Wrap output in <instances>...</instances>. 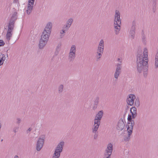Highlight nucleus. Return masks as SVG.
I'll list each match as a JSON object with an SVG mask.
<instances>
[{"instance_id": "1", "label": "nucleus", "mask_w": 158, "mask_h": 158, "mask_svg": "<svg viewBox=\"0 0 158 158\" xmlns=\"http://www.w3.org/2000/svg\"><path fill=\"white\" fill-rule=\"evenodd\" d=\"M148 51L147 48L144 49L143 54H138L137 56V67L138 72L141 73L143 72L144 77L147 76V71L148 68Z\"/></svg>"}, {"instance_id": "2", "label": "nucleus", "mask_w": 158, "mask_h": 158, "mask_svg": "<svg viewBox=\"0 0 158 158\" xmlns=\"http://www.w3.org/2000/svg\"><path fill=\"white\" fill-rule=\"evenodd\" d=\"M16 12H14L10 20L8 26V29L6 34V40L9 41L12 36V31L15 26V23L17 19Z\"/></svg>"}, {"instance_id": "3", "label": "nucleus", "mask_w": 158, "mask_h": 158, "mask_svg": "<svg viewBox=\"0 0 158 158\" xmlns=\"http://www.w3.org/2000/svg\"><path fill=\"white\" fill-rule=\"evenodd\" d=\"M113 150V145L111 143L108 144L107 148L106 149L105 156H107L106 158H110V156Z\"/></svg>"}, {"instance_id": "4", "label": "nucleus", "mask_w": 158, "mask_h": 158, "mask_svg": "<svg viewBox=\"0 0 158 158\" xmlns=\"http://www.w3.org/2000/svg\"><path fill=\"white\" fill-rule=\"evenodd\" d=\"M128 127H127V136L124 138V140L126 141H128L130 139V136L131 135L133 130V127L134 125L131 124L129 123H128Z\"/></svg>"}, {"instance_id": "5", "label": "nucleus", "mask_w": 158, "mask_h": 158, "mask_svg": "<svg viewBox=\"0 0 158 158\" xmlns=\"http://www.w3.org/2000/svg\"><path fill=\"white\" fill-rule=\"evenodd\" d=\"M45 137L44 136L39 138L36 144V150L39 151L41 150L43 146Z\"/></svg>"}, {"instance_id": "6", "label": "nucleus", "mask_w": 158, "mask_h": 158, "mask_svg": "<svg viewBox=\"0 0 158 158\" xmlns=\"http://www.w3.org/2000/svg\"><path fill=\"white\" fill-rule=\"evenodd\" d=\"M116 68L115 69V72L114 74V76L116 80H117L118 77L121 73V70L122 66L121 64H117L116 65Z\"/></svg>"}, {"instance_id": "7", "label": "nucleus", "mask_w": 158, "mask_h": 158, "mask_svg": "<svg viewBox=\"0 0 158 158\" xmlns=\"http://www.w3.org/2000/svg\"><path fill=\"white\" fill-rule=\"evenodd\" d=\"M135 96L133 94L129 95L127 100V104L130 106L133 105L134 103V100L135 99Z\"/></svg>"}, {"instance_id": "8", "label": "nucleus", "mask_w": 158, "mask_h": 158, "mask_svg": "<svg viewBox=\"0 0 158 158\" xmlns=\"http://www.w3.org/2000/svg\"><path fill=\"white\" fill-rule=\"evenodd\" d=\"M101 120H98L95 118L94 127L92 128V131L94 132H95L98 131L99 127L100 124Z\"/></svg>"}, {"instance_id": "9", "label": "nucleus", "mask_w": 158, "mask_h": 158, "mask_svg": "<svg viewBox=\"0 0 158 158\" xmlns=\"http://www.w3.org/2000/svg\"><path fill=\"white\" fill-rule=\"evenodd\" d=\"M125 127V124L123 119L121 118L118 121L116 127V129L119 131L122 130Z\"/></svg>"}, {"instance_id": "10", "label": "nucleus", "mask_w": 158, "mask_h": 158, "mask_svg": "<svg viewBox=\"0 0 158 158\" xmlns=\"http://www.w3.org/2000/svg\"><path fill=\"white\" fill-rule=\"evenodd\" d=\"M52 26V24L51 22H49L46 24L44 30V31L51 33Z\"/></svg>"}, {"instance_id": "11", "label": "nucleus", "mask_w": 158, "mask_h": 158, "mask_svg": "<svg viewBox=\"0 0 158 158\" xmlns=\"http://www.w3.org/2000/svg\"><path fill=\"white\" fill-rule=\"evenodd\" d=\"M34 4V3L28 2L26 10V13L27 14L29 15L31 13L33 9Z\"/></svg>"}, {"instance_id": "12", "label": "nucleus", "mask_w": 158, "mask_h": 158, "mask_svg": "<svg viewBox=\"0 0 158 158\" xmlns=\"http://www.w3.org/2000/svg\"><path fill=\"white\" fill-rule=\"evenodd\" d=\"M64 144V143L63 142H60L57 145L55 151H57L58 152L60 153L62 151Z\"/></svg>"}, {"instance_id": "13", "label": "nucleus", "mask_w": 158, "mask_h": 158, "mask_svg": "<svg viewBox=\"0 0 158 158\" xmlns=\"http://www.w3.org/2000/svg\"><path fill=\"white\" fill-rule=\"evenodd\" d=\"M50 34L51 33H48V32L43 31L41 39H43L48 42Z\"/></svg>"}, {"instance_id": "14", "label": "nucleus", "mask_w": 158, "mask_h": 158, "mask_svg": "<svg viewBox=\"0 0 158 158\" xmlns=\"http://www.w3.org/2000/svg\"><path fill=\"white\" fill-rule=\"evenodd\" d=\"M130 112L131 114L133 119L135 118L137 115V109L135 107H131L130 109Z\"/></svg>"}, {"instance_id": "15", "label": "nucleus", "mask_w": 158, "mask_h": 158, "mask_svg": "<svg viewBox=\"0 0 158 158\" xmlns=\"http://www.w3.org/2000/svg\"><path fill=\"white\" fill-rule=\"evenodd\" d=\"M121 24L118 23H114V31L116 35H118L119 31L120 30Z\"/></svg>"}, {"instance_id": "16", "label": "nucleus", "mask_w": 158, "mask_h": 158, "mask_svg": "<svg viewBox=\"0 0 158 158\" xmlns=\"http://www.w3.org/2000/svg\"><path fill=\"white\" fill-rule=\"evenodd\" d=\"M76 56V54L69 52L68 56V59L69 62H72L75 59Z\"/></svg>"}, {"instance_id": "17", "label": "nucleus", "mask_w": 158, "mask_h": 158, "mask_svg": "<svg viewBox=\"0 0 158 158\" xmlns=\"http://www.w3.org/2000/svg\"><path fill=\"white\" fill-rule=\"evenodd\" d=\"M47 41L41 39L39 44V48L40 49H43L45 46Z\"/></svg>"}, {"instance_id": "18", "label": "nucleus", "mask_w": 158, "mask_h": 158, "mask_svg": "<svg viewBox=\"0 0 158 158\" xmlns=\"http://www.w3.org/2000/svg\"><path fill=\"white\" fill-rule=\"evenodd\" d=\"M73 21V20L72 18L69 19L66 22V23L64 26L69 29L71 24H72Z\"/></svg>"}, {"instance_id": "19", "label": "nucleus", "mask_w": 158, "mask_h": 158, "mask_svg": "<svg viewBox=\"0 0 158 158\" xmlns=\"http://www.w3.org/2000/svg\"><path fill=\"white\" fill-rule=\"evenodd\" d=\"M68 30L69 29L63 26L62 27V29L60 31V38H62L64 36L66 31H68Z\"/></svg>"}, {"instance_id": "20", "label": "nucleus", "mask_w": 158, "mask_h": 158, "mask_svg": "<svg viewBox=\"0 0 158 158\" xmlns=\"http://www.w3.org/2000/svg\"><path fill=\"white\" fill-rule=\"evenodd\" d=\"M103 114V113L102 110L99 111L96 116L95 118L97 119L98 120H101Z\"/></svg>"}, {"instance_id": "21", "label": "nucleus", "mask_w": 158, "mask_h": 158, "mask_svg": "<svg viewBox=\"0 0 158 158\" xmlns=\"http://www.w3.org/2000/svg\"><path fill=\"white\" fill-rule=\"evenodd\" d=\"M155 68L156 69L158 68V51L155 56Z\"/></svg>"}, {"instance_id": "22", "label": "nucleus", "mask_w": 158, "mask_h": 158, "mask_svg": "<svg viewBox=\"0 0 158 158\" xmlns=\"http://www.w3.org/2000/svg\"><path fill=\"white\" fill-rule=\"evenodd\" d=\"M76 47L75 45H72L70 48L69 52L73 53L76 54Z\"/></svg>"}, {"instance_id": "23", "label": "nucleus", "mask_w": 158, "mask_h": 158, "mask_svg": "<svg viewBox=\"0 0 158 158\" xmlns=\"http://www.w3.org/2000/svg\"><path fill=\"white\" fill-rule=\"evenodd\" d=\"M141 34L142 41L144 44H145L146 42V36L144 33V32L143 31H142Z\"/></svg>"}, {"instance_id": "24", "label": "nucleus", "mask_w": 158, "mask_h": 158, "mask_svg": "<svg viewBox=\"0 0 158 158\" xmlns=\"http://www.w3.org/2000/svg\"><path fill=\"white\" fill-rule=\"evenodd\" d=\"M60 153L57 151H55L52 158H59L60 156Z\"/></svg>"}, {"instance_id": "25", "label": "nucleus", "mask_w": 158, "mask_h": 158, "mask_svg": "<svg viewBox=\"0 0 158 158\" xmlns=\"http://www.w3.org/2000/svg\"><path fill=\"white\" fill-rule=\"evenodd\" d=\"M135 105L137 107H139L140 106V101L139 99L138 98H135Z\"/></svg>"}, {"instance_id": "26", "label": "nucleus", "mask_w": 158, "mask_h": 158, "mask_svg": "<svg viewBox=\"0 0 158 158\" xmlns=\"http://www.w3.org/2000/svg\"><path fill=\"white\" fill-rule=\"evenodd\" d=\"M102 54L103 53H101L97 52V54H96L95 57L96 61H98L100 60L102 56Z\"/></svg>"}, {"instance_id": "27", "label": "nucleus", "mask_w": 158, "mask_h": 158, "mask_svg": "<svg viewBox=\"0 0 158 158\" xmlns=\"http://www.w3.org/2000/svg\"><path fill=\"white\" fill-rule=\"evenodd\" d=\"M114 23L121 24V20L120 18H114Z\"/></svg>"}, {"instance_id": "28", "label": "nucleus", "mask_w": 158, "mask_h": 158, "mask_svg": "<svg viewBox=\"0 0 158 158\" xmlns=\"http://www.w3.org/2000/svg\"><path fill=\"white\" fill-rule=\"evenodd\" d=\"M64 86L63 85H60L58 88V92L59 93H61L63 91Z\"/></svg>"}, {"instance_id": "29", "label": "nucleus", "mask_w": 158, "mask_h": 158, "mask_svg": "<svg viewBox=\"0 0 158 158\" xmlns=\"http://www.w3.org/2000/svg\"><path fill=\"white\" fill-rule=\"evenodd\" d=\"M104 48L102 47H98L97 52L103 53L104 52Z\"/></svg>"}, {"instance_id": "30", "label": "nucleus", "mask_w": 158, "mask_h": 158, "mask_svg": "<svg viewBox=\"0 0 158 158\" xmlns=\"http://www.w3.org/2000/svg\"><path fill=\"white\" fill-rule=\"evenodd\" d=\"M135 32H130V37L131 39L133 40L134 39L135 37Z\"/></svg>"}, {"instance_id": "31", "label": "nucleus", "mask_w": 158, "mask_h": 158, "mask_svg": "<svg viewBox=\"0 0 158 158\" xmlns=\"http://www.w3.org/2000/svg\"><path fill=\"white\" fill-rule=\"evenodd\" d=\"M114 18H120V13L118 10H117L115 11Z\"/></svg>"}, {"instance_id": "32", "label": "nucleus", "mask_w": 158, "mask_h": 158, "mask_svg": "<svg viewBox=\"0 0 158 158\" xmlns=\"http://www.w3.org/2000/svg\"><path fill=\"white\" fill-rule=\"evenodd\" d=\"M98 47H102L104 48V42L103 40H100Z\"/></svg>"}, {"instance_id": "33", "label": "nucleus", "mask_w": 158, "mask_h": 158, "mask_svg": "<svg viewBox=\"0 0 158 158\" xmlns=\"http://www.w3.org/2000/svg\"><path fill=\"white\" fill-rule=\"evenodd\" d=\"M135 24L133 23L132 26L131 27L130 31L132 32H135Z\"/></svg>"}, {"instance_id": "34", "label": "nucleus", "mask_w": 158, "mask_h": 158, "mask_svg": "<svg viewBox=\"0 0 158 158\" xmlns=\"http://www.w3.org/2000/svg\"><path fill=\"white\" fill-rule=\"evenodd\" d=\"M99 97H97L96 98H95V100H94V104L95 105H97L98 103V102L99 101Z\"/></svg>"}, {"instance_id": "35", "label": "nucleus", "mask_w": 158, "mask_h": 158, "mask_svg": "<svg viewBox=\"0 0 158 158\" xmlns=\"http://www.w3.org/2000/svg\"><path fill=\"white\" fill-rule=\"evenodd\" d=\"M92 133L94 134V139H97L98 137V134L97 133V131H96L95 132H94L92 131Z\"/></svg>"}, {"instance_id": "36", "label": "nucleus", "mask_w": 158, "mask_h": 158, "mask_svg": "<svg viewBox=\"0 0 158 158\" xmlns=\"http://www.w3.org/2000/svg\"><path fill=\"white\" fill-rule=\"evenodd\" d=\"M16 123L17 124H19L21 122V118H17L16 119Z\"/></svg>"}, {"instance_id": "37", "label": "nucleus", "mask_w": 158, "mask_h": 158, "mask_svg": "<svg viewBox=\"0 0 158 158\" xmlns=\"http://www.w3.org/2000/svg\"><path fill=\"white\" fill-rule=\"evenodd\" d=\"M19 128V127H15L13 129V131L15 133H16L18 131Z\"/></svg>"}, {"instance_id": "38", "label": "nucleus", "mask_w": 158, "mask_h": 158, "mask_svg": "<svg viewBox=\"0 0 158 158\" xmlns=\"http://www.w3.org/2000/svg\"><path fill=\"white\" fill-rule=\"evenodd\" d=\"M132 115L128 114V117L127 118V120L128 121H131V120L132 119Z\"/></svg>"}, {"instance_id": "39", "label": "nucleus", "mask_w": 158, "mask_h": 158, "mask_svg": "<svg viewBox=\"0 0 158 158\" xmlns=\"http://www.w3.org/2000/svg\"><path fill=\"white\" fill-rule=\"evenodd\" d=\"M128 122L129 123L131 124H132L133 125H135V122L132 119L131 120V121H128Z\"/></svg>"}, {"instance_id": "40", "label": "nucleus", "mask_w": 158, "mask_h": 158, "mask_svg": "<svg viewBox=\"0 0 158 158\" xmlns=\"http://www.w3.org/2000/svg\"><path fill=\"white\" fill-rule=\"evenodd\" d=\"M4 44V42L2 40H0V46H3Z\"/></svg>"}, {"instance_id": "41", "label": "nucleus", "mask_w": 158, "mask_h": 158, "mask_svg": "<svg viewBox=\"0 0 158 158\" xmlns=\"http://www.w3.org/2000/svg\"><path fill=\"white\" fill-rule=\"evenodd\" d=\"M61 44H59L57 45V46L56 47V50H58L59 51H60V48L61 47Z\"/></svg>"}, {"instance_id": "42", "label": "nucleus", "mask_w": 158, "mask_h": 158, "mask_svg": "<svg viewBox=\"0 0 158 158\" xmlns=\"http://www.w3.org/2000/svg\"><path fill=\"white\" fill-rule=\"evenodd\" d=\"M1 58L2 59V60L3 61H5V60L6 59L5 55H4V54H3L2 55V57Z\"/></svg>"}, {"instance_id": "43", "label": "nucleus", "mask_w": 158, "mask_h": 158, "mask_svg": "<svg viewBox=\"0 0 158 158\" xmlns=\"http://www.w3.org/2000/svg\"><path fill=\"white\" fill-rule=\"evenodd\" d=\"M32 130V128L31 127H29L27 131V134L30 133V131Z\"/></svg>"}, {"instance_id": "44", "label": "nucleus", "mask_w": 158, "mask_h": 158, "mask_svg": "<svg viewBox=\"0 0 158 158\" xmlns=\"http://www.w3.org/2000/svg\"><path fill=\"white\" fill-rule=\"evenodd\" d=\"M60 51H58V50H56V51H55V54L56 55H57L59 53V52Z\"/></svg>"}, {"instance_id": "45", "label": "nucleus", "mask_w": 158, "mask_h": 158, "mask_svg": "<svg viewBox=\"0 0 158 158\" xmlns=\"http://www.w3.org/2000/svg\"><path fill=\"white\" fill-rule=\"evenodd\" d=\"M29 2H31L33 3H34L35 0H29Z\"/></svg>"}, {"instance_id": "46", "label": "nucleus", "mask_w": 158, "mask_h": 158, "mask_svg": "<svg viewBox=\"0 0 158 158\" xmlns=\"http://www.w3.org/2000/svg\"><path fill=\"white\" fill-rule=\"evenodd\" d=\"M3 63V61L0 60V66L2 65Z\"/></svg>"}, {"instance_id": "47", "label": "nucleus", "mask_w": 158, "mask_h": 158, "mask_svg": "<svg viewBox=\"0 0 158 158\" xmlns=\"http://www.w3.org/2000/svg\"><path fill=\"white\" fill-rule=\"evenodd\" d=\"M117 61L118 62L121 61H122V60L119 58H118L117 59Z\"/></svg>"}, {"instance_id": "48", "label": "nucleus", "mask_w": 158, "mask_h": 158, "mask_svg": "<svg viewBox=\"0 0 158 158\" xmlns=\"http://www.w3.org/2000/svg\"><path fill=\"white\" fill-rule=\"evenodd\" d=\"M122 61H120L119 62H118L117 64H121V66H122Z\"/></svg>"}, {"instance_id": "49", "label": "nucleus", "mask_w": 158, "mask_h": 158, "mask_svg": "<svg viewBox=\"0 0 158 158\" xmlns=\"http://www.w3.org/2000/svg\"><path fill=\"white\" fill-rule=\"evenodd\" d=\"M13 158H19V157L17 155H15Z\"/></svg>"}, {"instance_id": "50", "label": "nucleus", "mask_w": 158, "mask_h": 158, "mask_svg": "<svg viewBox=\"0 0 158 158\" xmlns=\"http://www.w3.org/2000/svg\"><path fill=\"white\" fill-rule=\"evenodd\" d=\"M0 60H1L2 61H3H3L2 60V59L1 58L0 59Z\"/></svg>"}, {"instance_id": "51", "label": "nucleus", "mask_w": 158, "mask_h": 158, "mask_svg": "<svg viewBox=\"0 0 158 158\" xmlns=\"http://www.w3.org/2000/svg\"><path fill=\"white\" fill-rule=\"evenodd\" d=\"M2 141H3V139H2L1 140V141H2Z\"/></svg>"}]
</instances>
